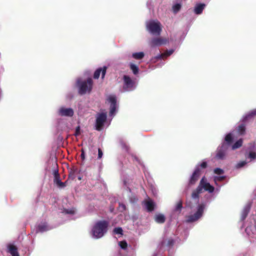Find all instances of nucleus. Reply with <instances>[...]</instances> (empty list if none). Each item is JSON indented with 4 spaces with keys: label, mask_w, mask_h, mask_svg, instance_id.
I'll use <instances>...</instances> for the list:
<instances>
[{
    "label": "nucleus",
    "mask_w": 256,
    "mask_h": 256,
    "mask_svg": "<svg viewBox=\"0 0 256 256\" xmlns=\"http://www.w3.org/2000/svg\"><path fill=\"white\" fill-rule=\"evenodd\" d=\"M181 8V4H176L172 6V10L174 13L178 12Z\"/></svg>",
    "instance_id": "obj_27"
},
{
    "label": "nucleus",
    "mask_w": 256,
    "mask_h": 256,
    "mask_svg": "<svg viewBox=\"0 0 256 256\" xmlns=\"http://www.w3.org/2000/svg\"><path fill=\"white\" fill-rule=\"evenodd\" d=\"M202 192V190H200V187H198V186L194 190L192 194V197L193 198H199V194Z\"/></svg>",
    "instance_id": "obj_19"
},
{
    "label": "nucleus",
    "mask_w": 256,
    "mask_h": 256,
    "mask_svg": "<svg viewBox=\"0 0 256 256\" xmlns=\"http://www.w3.org/2000/svg\"><path fill=\"white\" fill-rule=\"evenodd\" d=\"M146 206L147 210L149 212L153 211L154 208V204L151 200L146 202Z\"/></svg>",
    "instance_id": "obj_17"
},
{
    "label": "nucleus",
    "mask_w": 256,
    "mask_h": 256,
    "mask_svg": "<svg viewBox=\"0 0 256 256\" xmlns=\"http://www.w3.org/2000/svg\"><path fill=\"white\" fill-rule=\"evenodd\" d=\"M198 187H200V190H202L204 188L206 191H208L210 193L214 191V187L210 184V183L206 182L205 176H204L200 180Z\"/></svg>",
    "instance_id": "obj_10"
},
{
    "label": "nucleus",
    "mask_w": 256,
    "mask_h": 256,
    "mask_svg": "<svg viewBox=\"0 0 256 256\" xmlns=\"http://www.w3.org/2000/svg\"><path fill=\"white\" fill-rule=\"evenodd\" d=\"M114 232L116 234H122V230L121 228H116L114 230Z\"/></svg>",
    "instance_id": "obj_33"
},
{
    "label": "nucleus",
    "mask_w": 256,
    "mask_h": 256,
    "mask_svg": "<svg viewBox=\"0 0 256 256\" xmlns=\"http://www.w3.org/2000/svg\"><path fill=\"white\" fill-rule=\"evenodd\" d=\"M168 40L160 37L154 38L149 42V44L151 47L154 48L166 44Z\"/></svg>",
    "instance_id": "obj_9"
},
{
    "label": "nucleus",
    "mask_w": 256,
    "mask_h": 256,
    "mask_svg": "<svg viewBox=\"0 0 256 256\" xmlns=\"http://www.w3.org/2000/svg\"><path fill=\"white\" fill-rule=\"evenodd\" d=\"M108 226V222L106 221L101 220L97 222L92 230L93 236L96 238H102L106 232Z\"/></svg>",
    "instance_id": "obj_1"
},
{
    "label": "nucleus",
    "mask_w": 256,
    "mask_h": 256,
    "mask_svg": "<svg viewBox=\"0 0 256 256\" xmlns=\"http://www.w3.org/2000/svg\"><path fill=\"white\" fill-rule=\"evenodd\" d=\"M108 100L110 103V106H116V100L114 96H110L108 98Z\"/></svg>",
    "instance_id": "obj_24"
},
{
    "label": "nucleus",
    "mask_w": 256,
    "mask_h": 256,
    "mask_svg": "<svg viewBox=\"0 0 256 256\" xmlns=\"http://www.w3.org/2000/svg\"><path fill=\"white\" fill-rule=\"evenodd\" d=\"M246 162L245 161L241 162L237 164L236 168H242V167L244 166L246 164Z\"/></svg>",
    "instance_id": "obj_39"
},
{
    "label": "nucleus",
    "mask_w": 256,
    "mask_h": 256,
    "mask_svg": "<svg viewBox=\"0 0 256 256\" xmlns=\"http://www.w3.org/2000/svg\"><path fill=\"white\" fill-rule=\"evenodd\" d=\"M238 130L240 134H243L245 132L246 126L244 124H240L238 126Z\"/></svg>",
    "instance_id": "obj_26"
},
{
    "label": "nucleus",
    "mask_w": 256,
    "mask_h": 256,
    "mask_svg": "<svg viewBox=\"0 0 256 256\" xmlns=\"http://www.w3.org/2000/svg\"><path fill=\"white\" fill-rule=\"evenodd\" d=\"M68 178H70L71 180H73L75 178V175H74V171H71L68 175Z\"/></svg>",
    "instance_id": "obj_38"
},
{
    "label": "nucleus",
    "mask_w": 256,
    "mask_h": 256,
    "mask_svg": "<svg viewBox=\"0 0 256 256\" xmlns=\"http://www.w3.org/2000/svg\"><path fill=\"white\" fill-rule=\"evenodd\" d=\"M182 207V202L180 201L176 205L175 210L176 211H180Z\"/></svg>",
    "instance_id": "obj_31"
},
{
    "label": "nucleus",
    "mask_w": 256,
    "mask_h": 256,
    "mask_svg": "<svg viewBox=\"0 0 256 256\" xmlns=\"http://www.w3.org/2000/svg\"><path fill=\"white\" fill-rule=\"evenodd\" d=\"M103 153L102 150L100 148L98 149V158L100 159L102 158Z\"/></svg>",
    "instance_id": "obj_41"
},
{
    "label": "nucleus",
    "mask_w": 256,
    "mask_h": 256,
    "mask_svg": "<svg viewBox=\"0 0 256 256\" xmlns=\"http://www.w3.org/2000/svg\"><path fill=\"white\" fill-rule=\"evenodd\" d=\"M225 142H224L226 144H228V145L230 144L232 142H233V137L232 134L229 133L228 134L226 135L225 137Z\"/></svg>",
    "instance_id": "obj_20"
},
{
    "label": "nucleus",
    "mask_w": 256,
    "mask_h": 256,
    "mask_svg": "<svg viewBox=\"0 0 256 256\" xmlns=\"http://www.w3.org/2000/svg\"><path fill=\"white\" fill-rule=\"evenodd\" d=\"M144 56V54L143 52H138L133 53L132 56L136 60H141Z\"/></svg>",
    "instance_id": "obj_22"
},
{
    "label": "nucleus",
    "mask_w": 256,
    "mask_h": 256,
    "mask_svg": "<svg viewBox=\"0 0 256 256\" xmlns=\"http://www.w3.org/2000/svg\"><path fill=\"white\" fill-rule=\"evenodd\" d=\"M116 110V106H110V116L113 115Z\"/></svg>",
    "instance_id": "obj_34"
},
{
    "label": "nucleus",
    "mask_w": 256,
    "mask_h": 256,
    "mask_svg": "<svg viewBox=\"0 0 256 256\" xmlns=\"http://www.w3.org/2000/svg\"><path fill=\"white\" fill-rule=\"evenodd\" d=\"M174 52V50H166V52H164V58H166L168 56H170Z\"/></svg>",
    "instance_id": "obj_35"
},
{
    "label": "nucleus",
    "mask_w": 256,
    "mask_h": 256,
    "mask_svg": "<svg viewBox=\"0 0 256 256\" xmlns=\"http://www.w3.org/2000/svg\"><path fill=\"white\" fill-rule=\"evenodd\" d=\"M201 174L202 170H200V168L196 167V168L189 180V185H193L195 184Z\"/></svg>",
    "instance_id": "obj_11"
},
{
    "label": "nucleus",
    "mask_w": 256,
    "mask_h": 256,
    "mask_svg": "<svg viewBox=\"0 0 256 256\" xmlns=\"http://www.w3.org/2000/svg\"><path fill=\"white\" fill-rule=\"evenodd\" d=\"M146 28L148 32L153 34L159 36L162 32L161 24L158 21L150 22L147 24Z\"/></svg>",
    "instance_id": "obj_3"
},
{
    "label": "nucleus",
    "mask_w": 256,
    "mask_h": 256,
    "mask_svg": "<svg viewBox=\"0 0 256 256\" xmlns=\"http://www.w3.org/2000/svg\"><path fill=\"white\" fill-rule=\"evenodd\" d=\"M174 244V241L172 239L169 240L168 242V246H172Z\"/></svg>",
    "instance_id": "obj_44"
},
{
    "label": "nucleus",
    "mask_w": 256,
    "mask_h": 256,
    "mask_svg": "<svg viewBox=\"0 0 256 256\" xmlns=\"http://www.w3.org/2000/svg\"><path fill=\"white\" fill-rule=\"evenodd\" d=\"M206 4H204L200 3L196 4L194 10V12L196 14H201Z\"/></svg>",
    "instance_id": "obj_15"
},
{
    "label": "nucleus",
    "mask_w": 256,
    "mask_h": 256,
    "mask_svg": "<svg viewBox=\"0 0 256 256\" xmlns=\"http://www.w3.org/2000/svg\"><path fill=\"white\" fill-rule=\"evenodd\" d=\"M155 221L158 224H163L166 221V218L162 214H158L154 216Z\"/></svg>",
    "instance_id": "obj_16"
},
{
    "label": "nucleus",
    "mask_w": 256,
    "mask_h": 256,
    "mask_svg": "<svg viewBox=\"0 0 256 256\" xmlns=\"http://www.w3.org/2000/svg\"><path fill=\"white\" fill-rule=\"evenodd\" d=\"M48 230V226L46 223L39 224L38 226L36 232H44Z\"/></svg>",
    "instance_id": "obj_18"
},
{
    "label": "nucleus",
    "mask_w": 256,
    "mask_h": 256,
    "mask_svg": "<svg viewBox=\"0 0 256 256\" xmlns=\"http://www.w3.org/2000/svg\"><path fill=\"white\" fill-rule=\"evenodd\" d=\"M251 114L252 115H256V110H253L252 112H251Z\"/></svg>",
    "instance_id": "obj_46"
},
{
    "label": "nucleus",
    "mask_w": 256,
    "mask_h": 256,
    "mask_svg": "<svg viewBox=\"0 0 256 256\" xmlns=\"http://www.w3.org/2000/svg\"><path fill=\"white\" fill-rule=\"evenodd\" d=\"M242 144V138L237 140L232 146V150H234L240 148Z\"/></svg>",
    "instance_id": "obj_23"
},
{
    "label": "nucleus",
    "mask_w": 256,
    "mask_h": 256,
    "mask_svg": "<svg viewBox=\"0 0 256 256\" xmlns=\"http://www.w3.org/2000/svg\"><path fill=\"white\" fill-rule=\"evenodd\" d=\"M249 157L252 159L256 158V153L254 152H250L249 154Z\"/></svg>",
    "instance_id": "obj_40"
},
{
    "label": "nucleus",
    "mask_w": 256,
    "mask_h": 256,
    "mask_svg": "<svg viewBox=\"0 0 256 256\" xmlns=\"http://www.w3.org/2000/svg\"><path fill=\"white\" fill-rule=\"evenodd\" d=\"M8 252L12 256H20L17 247L12 244H9L8 246Z\"/></svg>",
    "instance_id": "obj_14"
},
{
    "label": "nucleus",
    "mask_w": 256,
    "mask_h": 256,
    "mask_svg": "<svg viewBox=\"0 0 256 256\" xmlns=\"http://www.w3.org/2000/svg\"><path fill=\"white\" fill-rule=\"evenodd\" d=\"M81 158L82 160H84L85 159V154L84 151L83 149L82 150V154L80 155Z\"/></svg>",
    "instance_id": "obj_43"
},
{
    "label": "nucleus",
    "mask_w": 256,
    "mask_h": 256,
    "mask_svg": "<svg viewBox=\"0 0 256 256\" xmlns=\"http://www.w3.org/2000/svg\"><path fill=\"white\" fill-rule=\"evenodd\" d=\"M130 66L134 74H138L139 69L137 66L133 64H130Z\"/></svg>",
    "instance_id": "obj_25"
},
{
    "label": "nucleus",
    "mask_w": 256,
    "mask_h": 256,
    "mask_svg": "<svg viewBox=\"0 0 256 256\" xmlns=\"http://www.w3.org/2000/svg\"><path fill=\"white\" fill-rule=\"evenodd\" d=\"M74 114V110L71 108H61L59 110V114L61 116H72Z\"/></svg>",
    "instance_id": "obj_13"
},
{
    "label": "nucleus",
    "mask_w": 256,
    "mask_h": 256,
    "mask_svg": "<svg viewBox=\"0 0 256 256\" xmlns=\"http://www.w3.org/2000/svg\"><path fill=\"white\" fill-rule=\"evenodd\" d=\"M107 70V67L104 66L102 68H99L96 70L94 74V79H98L100 76V74H102V78L104 79Z\"/></svg>",
    "instance_id": "obj_12"
},
{
    "label": "nucleus",
    "mask_w": 256,
    "mask_h": 256,
    "mask_svg": "<svg viewBox=\"0 0 256 256\" xmlns=\"http://www.w3.org/2000/svg\"><path fill=\"white\" fill-rule=\"evenodd\" d=\"M124 86L123 88L126 91L132 90L134 86V82L131 78L126 75L123 76Z\"/></svg>",
    "instance_id": "obj_7"
},
{
    "label": "nucleus",
    "mask_w": 256,
    "mask_h": 256,
    "mask_svg": "<svg viewBox=\"0 0 256 256\" xmlns=\"http://www.w3.org/2000/svg\"><path fill=\"white\" fill-rule=\"evenodd\" d=\"M208 166V164L206 162H202L200 164H198L196 167H199L200 170L204 169L206 168Z\"/></svg>",
    "instance_id": "obj_29"
},
{
    "label": "nucleus",
    "mask_w": 256,
    "mask_h": 256,
    "mask_svg": "<svg viewBox=\"0 0 256 256\" xmlns=\"http://www.w3.org/2000/svg\"><path fill=\"white\" fill-rule=\"evenodd\" d=\"M64 212L66 214H73L75 213V210L74 209H70V210L64 209Z\"/></svg>",
    "instance_id": "obj_36"
},
{
    "label": "nucleus",
    "mask_w": 256,
    "mask_h": 256,
    "mask_svg": "<svg viewBox=\"0 0 256 256\" xmlns=\"http://www.w3.org/2000/svg\"><path fill=\"white\" fill-rule=\"evenodd\" d=\"M54 182L58 188H64L66 186V182H62L60 179V176L58 169H55L53 171Z\"/></svg>",
    "instance_id": "obj_8"
},
{
    "label": "nucleus",
    "mask_w": 256,
    "mask_h": 256,
    "mask_svg": "<svg viewBox=\"0 0 256 256\" xmlns=\"http://www.w3.org/2000/svg\"><path fill=\"white\" fill-rule=\"evenodd\" d=\"M119 245L120 246V248L123 250H126L128 246V244L124 240L120 242H119Z\"/></svg>",
    "instance_id": "obj_30"
},
{
    "label": "nucleus",
    "mask_w": 256,
    "mask_h": 256,
    "mask_svg": "<svg viewBox=\"0 0 256 256\" xmlns=\"http://www.w3.org/2000/svg\"><path fill=\"white\" fill-rule=\"evenodd\" d=\"M228 149V144L223 142L221 146H218L216 150L215 158L217 160H223L225 158Z\"/></svg>",
    "instance_id": "obj_6"
},
{
    "label": "nucleus",
    "mask_w": 256,
    "mask_h": 256,
    "mask_svg": "<svg viewBox=\"0 0 256 256\" xmlns=\"http://www.w3.org/2000/svg\"><path fill=\"white\" fill-rule=\"evenodd\" d=\"M250 207L248 206H246L244 208L242 214V220H244L246 218L248 214L250 212Z\"/></svg>",
    "instance_id": "obj_21"
},
{
    "label": "nucleus",
    "mask_w": 256,
    "mask_h": 256,
    "mask_svg": "<svg viewBox=\"0 0 256 256\" xmlns=\"http://www.w3.org/2000/svg\"><path fill=\"white\" fill-rule=\"evenodd\" d=\"M214 172L216 174L220 175L224 173V171L220 168H216L214 170Z\"/></svg>",
    "instance_id": "obj_32"
},
{
    "label": "nucleus",
    "mask_w": 256,
    "mask_h": 256,
    "mask_svg": "<svg viewBox=\"0 0 256 256\" xmlns=\"http://www.w3.org/2000/svg\"><path fill=\"white\" fill-rule=\"evenodd\" d=\"M77 84L78 86V93L80 94H84L86 93H90L93 86V80L89 78L86 80H78Z\"/></svg>",
    "instance_id": "obj_2"
},
{
    "label": "nucleus",
    "mask_w": 256,
    "mask_h": 256,
    "mask_svg": "<svg viewBox=\"0 0 256 256\" xmlns=\"http://www.w3.org/2000/svg\"><path fill=\"white\" fill-rule=\"evenodd\" d=\"M80 134V126H78L76 128L75 132V136H78Z\"/></svg>",
    "instance_id": "obj_42"
},
{
    "label": "nucleus",
    "mask_w": 256,
    "mask_h": 256,
    "mask_svg": "<svg viewBox=\"0 0 256 256\" xmlns=\"http://www.w3.org/2000/svg\"><path fill=\"white\" fill-rule=\"evenodd\" d=\"M120 206L122 208L123 210H125L126 208V206L124 204H120Z\"/></svg>",
    "instance_id": "obj_45"
},
{
    "label": "nucleus",
    "mask_w": 256,
    "mask_h": 256,
    "mask_svg": "<svg viewBox=\"0 0 256 256\" xmlns=\"http://www.w3.org/2000/svg\"><path fill=\"white\" fill-rule=\"evenodd\" d=\"M225 178V176H215L214 178V180L215 182L216 181H222Z\"/></svg>",
    "instance_id": "obj_37"
},
{
    "label": "nucleus",
    "mask_w": 256,
    "mask_h": 256,
    "mask_svg": "<svg viewBox=\"0 0 256 256\" xmlns=\"http://www.w3.org/2000/svg\"><path fill=\"white\" fill-rule=\"evenodd\" d=\"M107 118L106 114L102 112L98 114L96 118V129L97 130H100L102 128L104 124L106 122Z\"/></svg>",
    "instance_id": "obj_5"
},
{
    "label": "nucleus",
    "mask_w": 256,
    "mask_h": 256,
    "mask_svg": "<svg viewBox=\"0 0 256 256\" xmlns=\"http://www.w3.org/2000/svg\"><path fill=\"white\" fill-rule=\"evenodd\" d=\"M164 54H160L158 55L157 56L153 58H152V60L153 62H156L157 60H160V59H164Z\"/></svg>",
    "instance_id": "obj_28"
},
{
    "label": "nucleus",
    "mask_w": 256,
    "mask_h": 256,
    "mask_svg": "<svg viewBox=\"0 0 256 256\" xmlns=\"http://www.w3.org/2000/svg\"><path fill=\"white\" fill-rule=\"evenodd\" d=\"M204 208V204H200L198 205L197 211L194 214H192L188 216L187 222H192L199 219L202 215Z\"/></svg>",
    "instance_id": "obj_4"
}]
</instances>
